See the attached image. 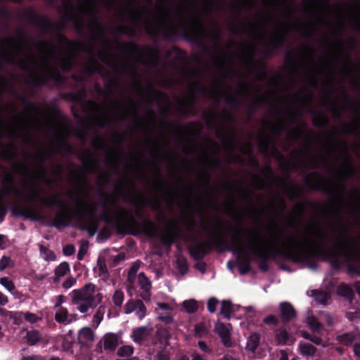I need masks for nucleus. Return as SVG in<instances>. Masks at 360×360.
Returning <instances> with one entry per match:
<instances>
[{
	"label": "nucleus",
	"instance_id": "1",
	"mask_svg": "<svg viewBox=\"0 0 360 360\" xmlns=\"http://www.w3.org/2000/svg\"><path fill=\"white\" fill-rule=\"evenodd\" d=\"M151 0H78L77 9L75 11L72 3L63 2L60 28L71 21L77 28L86 27L89 30H101L95 17L100 6L113 8L123 21H130L134 26H143L150 34L162 30H173L178 24L192 30L204 31L202 15L218 8V0H188L175 10L170 9L165 4L150 10Z\"/></svg>",
	"mask_w": 360,
	"mask_h": 360
},
{
	"label": "nucleus",
	"instance_id": "2",
	"mask_svg": "<svg viewBox=\"0 0 360 360\" xmlns=\"http://www.w3.org/2000/svg\"><path fill=\"white\" fill-rule=\"evenodd\" d=\"M2 55L11 63L33 75H51L56 67L68 71L79 46L60 37L58 46L51 42L30 44L22 39H8L2 44Z\"/></svg>",
	"mask_w": 360,
	"mask_h": 360
},
{
	"label": "nucleus",
	"instance_id": "3",
	"mask_svg": "<svg viewBox=\"0 0 360 360\" xmlns=\"http://www.w3.org/2000/svg\"><path fill=\"white\" fill-rule=\"evenodd\" d=\"M281 236V233L278 229L270 230L267 236H263L257 229H251L245 232V236L251 252L259 257L264 258L277 244Z\"/></svg>",
	"mask_w": 360,
	"mask_h": 360
},
{
	"label": "nucleus",
	"instance_id": "4",
	"mask_svg": "<svg viewBox=\"0 0 360 360\" xmlns=\"http://www.w3.org/2000/svg\"><path fill=\"white\" fill-rule=\"evenodd\" d=\"M103 296L95 285L88 283L84 287L74 290L71 293L72 303L77 306V309L82 314L86 313L102 302Z\"/></svg>",
	"mask_w": 360,
	"mask_h": 360
},
{
	"label": "nucleus",
	"instance_id": "5",
	"mask_svg": "<svg viewBox=\"0 0 360 360\" xmlns=\"http://www.w3.org/2000/svg\"><path fill=\"white\" fill-rule=\"evenodd\" d=\"M295 27V25L289 20L279 22L274 28V33L269 39L270 43L274 46H278L284 41L285 34Z\"/></svg>",
	"mask_w": 360,
	"mask_h": 360
},
{
	"label": "nucleus",
	"instance_id": "6",
	"mask_svg": "<svg viewBox=\"0 0 360 360\" xmlns=\"http://www.w3.org/2000/svg\"><path fill=\"white\" fill-rule=\"evenodd\" d=\"M338 246L340 251L349 259L360 258V238L356 240L344 238Z\"/></svg>",
	"mask_w": 360,
	"mask_h": 360
},
{
	"label": "nucleus",
	"instance_id": "7",
	"mask_svg": "<svg viewBox=\"0 0 360 360\" xmlns=\"http://www.w3.org/2000/svg\"><path fill=\"white\" fill-rule=\"evenodd\" d=\"M95 340V333L90 327L81 328L77 333V340L82 347L90 348Z\"/></svg>",
	"mask_w": 360,
	"mask_h": 360
},
{
	"label": "nucleus",
	"instance_id": "8",
	"mask_svg": "<svg viewBox=\"0 0 360 360\" xmlns=\"http://www.w3.org/2000/svg\"><path fill=\"white\" fill-rule=\"evenodd\" d=\"M133 312L139 319H142L146 316V307L141 300L129 301L124 305V313L129 314Z\"/></svg>",
	"mask_w": 360,
	"mask_h": 360
},
{
	"label": "nucleus",
	"instance_id": "9",
	"mask_svg": "<svg viewBox=\"0 0 360 360\" xmlns=\"http://www.w3.org/2000/svg\"><path fill=\"white\" fill-rule=\"evenodd\" d=\"M214 331L219 335L221 341L225 347H231L233 345L231 340L230 325L217 322L214 327Z\"/></svg>",
	"mask_w": 360,
	"mask_h": 360
},
{
	"label": "nucleus",
	"instance_id": "10",
	"mask_svg": "<svg viewBox=\"0 0 360 360\" xmlns=\"http://www.w3.org/2000/svg\"><path fill=\"white\" fill-rule=\"evenodd\" d=\"M121 336L120 334L108 333L103 338V347L105 349L114 351L120 342Z\"/></svg>",
	"mask_w": 360,
	"mask_h": 360
},
{
	"label": "nucleus",
	"instance_id": "11",
	"mask_svg": "<svg viewBox=\"0 0 360 360\" xmlns=\"http://www.w3.org/2000/svg\"><path fill=\"white\" fill-rule=\"evenodd\" d=\"M151 330V328L146 326L135 328L132 330L131 337L134 342L140 343L150 335Z\"/></svg>",
	"mask_w": 360,
	"mask_h": 360
},
{
	"label": "nucleus",
	"instance_id": "12",
	"mask_svg": "<svg viewBox=\"0 0 360 360\" xmlns=\"http://www.w3.org/2000/svg\"><path fill=\"white\" fill-rule=\"evenodd\" d=\"M276 341L278 345H292L295 339L290 335L285 329H278L276 331L275 334Z\"/></svg>",
	"mask_w": 360,
	"mask_h": 360
},
{
	"label": "nucleus",
	"instance_id": "13",
	"mask_svg": "<svg viewBox=\"0 0 360 360\" xmlns=\"http://www.w3.org/2000/svg\"><path fill=\"white\" fill-rule=\"evenodd\" d=\"M137 281L139 285H140L141 289L143 290V293L141 295V297L143 300H148L150 299L149 291L151 288V283L148 278L143 274H139L137 277Z\"/></svg>",
	"mask_w": 360,
	"mask_h": 360
},
{
	"label": "nucleus",
	"instance_id": "14",
	"mask_svg": "<svg viewBox=\"0 0 360 360\" xmlns=\"http://www.w3.org/2000/svg\"><path fill=\"white\" fill-rule=\"evenodd\" d=\"M357 338L360 340V332L345 333L336 337L340 344L346 346L350 345Z\"/></svg>",
	"mask_w": 360,
	"mask_h": 360
},
{
	"label": "nucleus",
	"instance_id": "15",
	"mask_svg": "<svg viewBox=\"0 0 360 360\" xmlns=\"http://www.w3.org/2000/svg\"><path fill=\"white\" fill-rule=\"evenodd\" d=\"M181 305L185 312L189 314L195 313L199 308L198 302L194 299L184 300Z\"/></svg>",
	"mask_w": 360,
	"mask_h": 360
},
{
	"label": "nucleus",
	"instance_id": "16",
	"mask_svg": "<svg viewBox=\"0 0 360 360\" xmlns=\"http://www.w3.org/2000/svg\"><path fill=\"white\" fill-rule=\"evenodd\" d=\"M105 313V307L100 305L96 310L92 317V326L96 328L103 319Z\"/></svg>",
	"mask_w": 360,
	"mask_h": 360
},
{
	"label": "nucleus",
	"instance_id": "17",
	"mask_svg": "<svg viewBox=\"0 0 360 360\" xmlns=\"http://www.w3.org/2000/svg\"><path fill=\"white\" fill-rule=\"evenodd\" d=\"M24 195L29 200H34L39 198V193L34 182L32 181L29 184L27 191H25Z\"/></svg>",
	"mask_w": 360,
	"mask_h": 360
},
{
	"label": "nucleus",
	"instance_id": "18",
	"mask_svg": "<svg viewBox=\"0 0 360 360\" xmlns=\"http://www.w3.org/2000/svg\"><path fill=\"white\" fill-rule=\"evenodd\" d=\"M55 319L58 323L68 324L71 320L68 318V311L67 309L60 307L55 314Z\"/></svg>",
	"mask_w": 360,
	"mask_h": 360
},
{
	"label": "nucleus",
	"instance_id": "19",
	"mask_svg": "<svg viewBox=\"0 0 360 360\" xmlns=\"http://www.w3.org/2000/svg\"><path fill=\"white\" fill-rule=\"evenodd\" d=\"M259 344V335L252 333L250 335L246 345V349L255 353Z\"/></svg>",
	"mask_w": 360,
	"mask_h": 360
},
{
	"label": "nucleus",
	"instance_id": "20",
	"mask_svg": "<svg viewBox=\"0 0 360 360\" xmlns=\"http://www.w3.org/2000/svg\"><path fill=\"white\" fill-rule=\"evenodd\" d=\"M281 311L283 318L288 320L293 318L295 314L293 307L288 303H282L281 304Z\"/></svg>",
	"mask_w": 360,
	"mask_h": 360
},
{
	"label": "nucleus",
	"instance_id": "21",
	"mask_svg": "<svg viewBox=\"0 0 360 360\" xmlns=\"http://www.w3.org/2000/svg\"><path fill=\"white\" fill-rule=\"evenodd\" d=\"M316 350V348L311 344L301 342L299 345V351L303 356H314Z\"/></svg>",
	"mask_w": 360,
	"mask_h": 360
},
{
	"label": "nucleus",
	"instance_id": "22",
	"mask_svg": "<svg viewBox=\"0 0 360 360\" xmlns=\"http://www.w3.org/2000/svg\"><path fill=\"white\" fill-rule=\"evenodd\" d=\"M42 204L48 206L58 205L62 206L59 196L56 194L51 195L40 200Z\"/></svg>",
	"mask_w": 360,
	"mask_h": 360
},
{
	"label": "nucleus",
	"instance_id": "23",
	"mask_svg": "<svg viewBox=\"0 0 360 360\" xmlns=\"http://www.w3.org/2000/svg\"><path fill=\"white\" fill-rule=\"evenodd\" d=\"M26 340L29 345H34L41 340V336L38 331L31 330L27 333Z\"/></svg>",
	"mask_w": 360,
	"mask_h": 360
},
{
	"label": "nucleus",
	"instance_id": "24",
	"mask_svg": "<svg viewBox=\"0 0 360 360\" xmlns=\"http://www.w3.org/2000/svg\"><path fill=\"white\" fill-rule=\"evenodd\" d=\"M70 270L69 264L66 262H63L59 264L55 269L56 278L59 280L60 278L64 276Z\"/></svg>",
	"mask_w": 360,
	"mask_h": 360
},
{
	"label": "nucleus",
	"instance_id": "25",
	"mask_svg": "<svg viewBox=\"0 0 360 360\" xmlns=\"http://www.w3.org/2000/svg\"><path fill=\"white\" fill-rule=\"evenodd\" d=\"M313 296L316 301L323 304H328L330 300V295L325 292L314 291L313 292Z\"/></svg>",
	"mask_w": 360,
	"mask_h": 360
},
{
	"label": "nucleus",
	"instance_id": "26",
	"mask_svg": "<svg viewBox=\"0 0 360 360\" xmlns=\"http://www.w3.org/2000/svg\"><path fill=\"white\" fill-rule=\"evenodd\" d=\"M209 330L207 326L202 322L198 323L195 326V334L200 338L205 336Z\"/></svg>",
	"mask_w": 360,
	"mask_h": 360
},
{
	"label": "nucleus",
	"instance_id": "27",
	"mask_svg": "<svg viewBox=\"0 0 360 360\" xmlns=\"http://www.w3.org/2000/svg\"><path fill=\"white\" fill-rule=\"evenodd\" d=\"M40 253L41 257L46 261H54L56 255L54 252L50 250L46 249L44 246L40 247Z\"/></svg>",
	"mask_w": 360,
	"mask_h": 360
},
{
	"label": "nucleus",
	"instance_id": "28",
	"mask_svg": "<svg viewBox=\"0 0 360 360\" xmlns=\"http://www.w3.org/2000/svg\"><path fill=\"white\" fill-rule=\"evenodd\" d=\"M124 295V292L120 290H117L112 295V301L116 307H120L122 305Z\"/></svg>",
	"mask_w": 360,
	"mask_h": 360
},
{
	"label": "nucleus",
	"instance_id": "29",
	"mask_svg": "<svg viewBox=\"0 0 360 360\" xmlns=\"http://www.w3.org/2000/svg\"><path fill=\"white\" fill-rule=\"evenodd\" d=\"M231 313V304L230 302L223 301L221 304L220 314L224 317L229 318Z\"/></svg>",
	"mask_w": 360,
	"mask_h": 360
},
{
	"label": "nucleus",
	"instance_id": "30",
	"mask_svg": "<svg viewBox=\"0 0 360 360\" xmlns=\"http://www.w3.org/2000/svg\"><path fill=\"white\" fill-rule=\"evenodd\" d=\"M143 231L148 236H153L155 233V226L150 221H144L142 225Z\"/></svg>",
	"mask_w": 360,
	"mask_h": 360
},
{
	"label": "nucleus",
	"instance_id": "31",
	"mask_svg": "<svg viewBox=\"0 0 360 360\" xmlns=\"http://www.w3.org/2000/svg\"><path fill=\"white\" fill-rule=\"evenodd\" d=\"M133 352H134V349L131 346L125 345V346L120 347L118 349L117 354L119 356L124 357V356H130L131 354H132Z\"/></svg>",
	"mask_w": 360,
	"mask_h": 360
},
{
	"label": "nucleus",
	"instance_id": "32",
	"mask_svg": "<svg viewBox=\"0 0 360 360\" xmlns=\"http://www.w3.org/2000/svg\"><path fill=\"white\" fill-rule=\"evenodd\" d=\"M0 283L11 292L15 289L13 283L6 277L1 278Z\"/></svg>",
	"mask_w": 360,
	"mask_h": 360
},
{
	"label": "nucleus",
	"instance_id": "33",
	"mask_svg": "<svg viewBox=\"0 0 360 360\" xmlns=\"http://www.w3.org/2000/svg\"><path fill=\"white\" fill-rule=\"evenodd\" d=\"M89 247V243L86 240H82L80 242V247L78 252L77 257L79 259H82L84 255L87 252Z\"/></svg>",
	"mask_w": 360,
	"mask_h": 360
},
{
	"label": "nucleus",
	"instance_id": "34",
	"mask_svg": "<svg viewBox=\"0 0 360 360\" xmlns=\"http://www.w3.org/2000/svg\"><path fill=\"white\" fill-rule=\"evenodd\" d=\"M307 323L311 330L314 332L319 331L321 328V325L314 317H309Z\"/></svg>",
	"mask_w": 360,
	"mask_h": 360
},
{
	"label": "nucleus",
	"instance_id": "35",
	"mask_svg": "<svg viewBox=\"0 0 360 360\" xmlns=\"http://www.w3.org/2000/svg\"><path fill=\"white\" fill-rule=\"evenodd\" d=\"M97 266L98 269V276L105 278L107 275V269L104 262L101 259L98 260Z\"/></svg>",
	"mask_w": 360,
	"mask_h": 360
},
{
	"label": "nucleus",
	"instance_id": "36",
	"mask_svg": "<svg viewBox=\"0 0 360 360\" xmlns=\"http://www.w3.org/2000/svg\"><path fill=\"white\" fill-rule=\"evenodd\" d=\"M24 318L27 321H28L31 323H34L41 319V318L39 317L37 315L30 313V312L25 313Z\"/></svg>",
	"mask_w": 360,
	"mask_h": 360
},
{
	"label": "nucleus",
	"instance_id": "37",
	"mask_svg": "<svg viewBox=\"0 0 360 360\" xmlns=\"http://www.w3.org/2000/svg\"><path fill=\"white\" fill-rule=\"evenodd\" d=\"M12 264V261L10 257L4 256L0 259V271L4 270L8 266Z\"/></svg>",
	"mask_w": 360,
	"mask_h": 360
},
{
	"label": "nucleus",
	"instance_id": "38",
	"mask_svg": "<svg viewBox=\"0 0 360 360\" xmlns=\"http://www.w3.org/2000/svg\"><path fill=\"white\" fill-rule=\"evenodd\" d=\"M347 318L350 321H356L360 319V311L356 309L346 313Z\"/></svg>",
	"mask_w": 360,
	"mask_h": 360
},
{
	"label": "nucleus",
	"instance_id": "39",
	"mask_svg": "<svg viewBox=\"0 0 360 360\" xmlns=\"http://www.w3.org/2000/svg\"><path fill=\"white\" fill-rule=\"evenodd\" d=\"M108 50L105 48V50H99L97 51L96 56L103 62L108 63Z\"/></svg>",
	"mask_w": 360,
	"mask_h": 360
},
{
	"label": "nucleus",
	"instance_id": "40",
	"mask_svg": "<svg viewBox=\"0 0 360 360\" xmlns=\"http://www.w3.org/2000/svg\"><path fill=\"white\" fill-rule=\"evenodd\" d=\"M217 304L218 301L215 298H210L207 302V309L213 313L216 311Z\"/></svg>",
	"mask_w": 360,
	"mask_h": 360
},
{
	"label": "nucleus",
	"instance_id": "41",
	"mask_svg": "<svg viewBox=\"0 0 360 360\" xmlns=\"http://www.w3.org/2000/svg\"><path fill=\"white\" fill-rule=\"evenodd\" d=\"M165 315H162L160 313H158V319L165 322L166 323H171L173 322V318L171 315L172 313H167L165 312Z\"/></svg>",
	"mask_w": 360,
	"mask_h": 360
},
{
	"label": "nucleus",
	"instance_id": "42",
	"mask_svg": "<svg viewBox=\"0 0 360 360\" xmlns=\"http://www.w3.org/2000/svg\"><path fill=\"white\" fill-rule=\"evenodd\" d=\"M339 291L344 296H349L352 292L351 288L345 284L340 285Z\"/></svg>",
	"mask_w": 360,
	"mask_h": 360
},
{
	"label": "nucleus",
	"instance_id": "43",
	"mask_svg": "<svg viewBox=\"0 0 360 360\" xmlns=\"http://www.w3.org/2000/svg\"><path fill=\"white\" fill-rule=\"evenodd\" d=\"M157 305H158L159 309L165 311L167 313H168V312L172 313V311L173 310L172 308L167 303L158 302Z\"/></svg>",
	"mask_w": 360,
	"mask_h": 360
},
{
	"label": "nucleus",
	"instance_id": "44",
	"mask_svg": "<svg viewBox=\"0 0 360 360\" xmlns=\"http://www.w3.org/2000/svg\"><path fill=\"white\" fill-rule=\"evenodd\" d=\"M292 243L295 246H304L309 243L308 239L302 238V240H299L296 238H292Z\"/></svg>",
	"mask_w": 360,
	"mask_h": 360
},
{
	"label": "nucleus",
	"instance_id": "45",
	"mask_svg": "<svg viewBox=\"0 0 360 360\" xmlns=\"http://www.w3.org/2000/svg\"><path fill=\"white\" fill-rule=\"evenodd\" d=\"M76 283V278L72 277L68 278L63 283V288L68 289L71 288Z\"/></svg>",
	"mask_w": 360,
	"mask_h": 360
},
{
	"label": "nucleus",
	"instance_id": "46",
	"mask_svg": "<svg viewBox=\"0 0 360 360\" xmlns=\"http://www.w3.org/2000/svg\"><path fill=\"white\" fill-rule=\"evenodd\" d=\"M198 347L202 352L207 354H210L212 352V349L204 341L198 342Z\"/></svg>",
	"mask_w": 360,
	"mask_h": 360
},
{
	"label": "nucleus",
	"instance_id": "47",
	"mask_svg": "<svg viewBox=\"0 0 360 360\" xmlns=\"http://www.w3.org/2000/svg\"><path fill=\"white\" fill-rule=\"evenodd\" d=\"M137 269H138V267L135 265L131 268V269L129 272V275H128L129 282L132 283L134 282V281L136 279L135 274H136Z\"/></svg>",
	"mask_w": 360,
	"mask_h": 360
},
{
	"label": "nucleus",
	"instance_id": "48",
	"mask_svg": "<svg viewBox=\"0 0 360 360\" xmlns=\"http://www.w3.org/2000/svg\"><path fill=\"white\" fill-rule=\"evenodd\" d=\"M63 252L65 255H72L75 252V248L72 245H68L65 247H64Z\"/></svg>",
	"mask_w": 360,
	"mask_h": 360
},
{
	"label": "nucleus",
	"instance_id": "49",
	"mask_svg": "<svg viewBox=\"0 0 360 360\" xmlns=\"http://www.w3.org/2000/svg\"><path fill=\"white\" fill-rule=\"evenodd\" d=\"M157 360H169V356L166 352H160L156 356Z\"/></svg>",
	"mask_w": 360,
	"mask_h": 360
},
{
	"label": "nucleus",
	"instance_id": "50",
	"mask_svg": "<svg viewBox=\"0 0 360 360\" xmlns=\"http://www.w3.org/2000/svg\"><path fill=\"white\" fill-rule=\"evenodd\" d=\"M264 321L267 324H275L276 323V318L274 316H269L265 318Z\"/></svg>",
	"mask_w": 360,
	"mask_h": 360
},
{
	"label": "nucleus",
	"instance_id": "51",
	"mask_svg": "<svg viewBox=\"0 0 360 360\" xmlns=\"http://www.w3.org/2000/svg\"><path fill=\"white\" fill-rule=\"evenodd\" d=\"M8 302V298L7 296L0 292V305L4 306Z\"/></svg>",
	"mask_w": 360,
	"mask_h": 360
},
{
	"label": "nucleus",
	"instance_id": "52",
	"mask_svg": "<svg viewBox=\"0 0 360 360\" xmlns=\"http://www.w3.org/2000/svg\"><path fill=\"white\" fill-rule=\"evenodd\" d=\"M354 354L360 358V344L359 343H356L354 345Z\"/></svg>",
	"mask_w": 360,
	"mask_h": 360
},
{
	"label": "nucleus",
	"instance_id": "53",
	"mask_svg": "<svg viewBox=\"0 0 360 360\" xmlns=\"http://www.w3.org/2000/svg\"><path fill=\"white\" fill-rule=\"evenodd\" d=\"M0 316H12V312L0 308Z\"/></svg>",
	"mask_w": 360,
	"mask_h": 360
},
{
	"label": "nucleus",
	"instance_id": "54",
	"mask_svg": "<svg viewBox=\"0 0 360 360\" xmlns=\"http://www.w3.org/2000/svg\"><path fill=\"white\" fill-rule=\"evenodd\" d=\"M309 340L316 345H321L322 343V340L317 336H311Z\"/></svg>",
	"mask_w": 360,
	"mask_h": 360
},
{
	"label": "nucleus",
	"instance_id": "55",
	"mask_svg": "<svg viewBox=\"0 0 360 360\" xmlns=\"http://www.w3.org/2000/svg\"><path fill=\"white\" fill-rule=\"evenodd\" d=\"M281 357L279 360H288V354L285 350L280 351Z\"/></svg>",
	"mask_w": 360,
	"mask_h": 360
},
{
	"label": "nucleus",
	"instance_id": "56",
	"mask_svg": "<svg viewBox=\"0 0 360 360\" xmlns=\"http://www.w3.org/2000/svg\"><path fill=\"white\" fill-rule=\"evenodd\" d=\"M21 360H39V357L38 356H24L21 359Z\"/></svg>",
	"mask_w": 360,
	"mask_h": 360
},
{
	"label": "nucleus",
	"instance_id": "57",
	"mask_svg": "<svg viewBox=\"0 0 360 360\" xmlns=\"http://www.w3.org/2000/svg\"><path fill=\"white\" fill-rule=\"evenodd\" d=\"M220 360H239L238 359L233 357L231 355L226 354Z\"/></svg>",
	"mask_w": 360,
	"mask_h": 360
},
{
	"label": "nucleus",
	"instance_id": "58",
	"mask_svg": "<svg viewBox=\"0 0 360 360\" xmlns=\"http://www.w3.org/2000/svg\"><path fill=\"white\" fill-rule=\"evenodd\" d=\"M192 360H205L199 354L193 353L192 354Z\"/></svg>",
	"mask_w": 360,
	"mask_h": 360
},
{
	"label": "nucleus",
	"instance_id": "59",
	"mask_svg": "<svg viewBox=\"0 0 360 360\" xmlns=\"http://www.w3.org/2000/svg\"><path fill=\"white\" fill-rule=\"evenodd\" d=\"M302 335L304 338L307 339V340H310V338L311 337V335L310 334H309L307 332H302Z\"/></svg>",
	"mask_w": 360,
	"mask_h": 360
},
{
	"label": "nucleus",
	"instance_id": "60",
	"mask_svg": "<svg viewBox=\"0 0 360 360\" xmlns=\"http://www.w3.org/2000/svg\"><path fill=\"white\" fill-rule=\"evenodd\" d=\"M356 292L360 297V283H356L354 285Z\"/></svg>",
	"mask_w": 360,
	"mask_h": 360
},
{
	"label": "nucleus",
	"instance_id": "61",
	"mask_svg": "<svg viewBox=\"0 0 360 360\" xmlns=\"http://www.w3.org/2000/svg\"><path fill=\"white\" fill-rule=\"evenodd\" d=\"M326 320H327L328 324H332V323H333L332 317L330 315L326 314Z\"/></svg>",
	"mask_w": 360,
	"mask_h": 360
},
{
	"label": "nucleus",
	"instance_id": "62",
	"mask_svg": "<svg viewBox=\"0 0 360 360\" xmlns=\"http://www.w3.org/2000/svg\"><path fill=\"white\" fill-rule=\"evenodd\" d=\"M4 236L0 235V248H2V245L4 244Z\"/></svg>",
	"mask_w": 360,
	"mask_h": 360
},
{
	"label": "nucleus",
	"instance_id": "63",
	"mask_svg": "<svg viewBox=\"0 0 360 360\" xmlns=\"http://www.w3.org/2000/svg\"><path fill=\"white\" fill-rule=\"evenodd\" d=\"M186 270V265H183L182 266V269L181 270V273L184 274Z\"/></svg>",
	"mask_w": 360,
	"mask_h": 360
},
{
	"label": "nucleus",
	"instance_id": "64",
	"mask_svg": "<svg viewBox=\"0 0 360 360\" xmlns=\"http://www.w3.org/2000/svg\"><path fill=\"white\" fill-rule=\"evenodd\" d=\"M179 360H189V359L186 356H183L180 358Z\"/></svg>",
	"mask_w": 360,
	"mask_h": 360
}]
</instances>
